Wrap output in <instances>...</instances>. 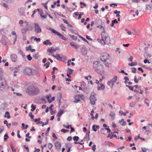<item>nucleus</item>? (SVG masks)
<instances>
[{
	"label": "nucleus",
	"instance_id": "nucleus-1",
	"mask_svg": "<svg viewBox=\"0 0 152 152\" xmlns=\"http://www.w3.org/2000/svg\"><path fill=\"white\" fill-rule=\"evenodd\" d=\"M100 59L104 62L105 65L107 67L110 66L112 63L111 57L106 53H103L102 54Z\"/></svg>",
	"mask_w": 152,
	"mask_h": 152
},
{
	"label": "nucleus",
	"instance_id": "nucleus-2",
	"mask_svg": "<svg viewBox=\"0 0 152 152\" xmlns=\"http://www.w3.org/2000/svg\"><path fill=\"white\" fill-rule=\"evenodd\" d=\"M94 67L96 72L101 75L103 74L104 72L103 66L99 62H95L94 63Z\"/></svg>",
	"mask_w": 152,
	"mask_h": 152
},
{
	"label": "nucleus",
	"instance_id": "nucleus-3",
	"mask_svg": "<svg viewBox=\"0 0 152 152\" xmlns=\"http://www.w3.org/2000/svg\"><path fill=\"white\" fill-rule=\"evenodd\" d=\"M105 34L101 33L102 39H98V41L102 45H108L110 42V38L108 36L104 35Z\"/></svg>",
	"mask_w": 152,
	"mask_h": 152
},
{
	"label": "nucleus",
	"instance_id": "nucleus-4",
	"mask_svg": "<svg viewBox=\"0 0 152 152\" xmlns=\"http://www.w3.org/2000/svg\"><path fill=\"white\" fill-rule=\"evenodd\" d=\"M28 92L32 94L37 95L39 92V89L34 86H32L29 87L28 89Z\"/></svg>",
	"mask_w": 152,
	"mask_h": 152
},
{
	"label": "nucleus",
	"instance_id": "nucleus-5",
	"mask_svg": "<svg viewBox=\"0 0 152 152\" xmlns=\"http://www.w3.org/2000/svg\"><path fill=\"white\" fill-rule=\"evenodd\" d=\"M117 80V77L115 76L110 81H108L107 83V84L111 88H112L115 83L116 82Z\"/></svg>",
	"mask_w": 152,
	"mask_h": 152
},
{
	"label": "nucleus",
	"instance_id": "nucleus-6",
	"mask_svg": "<svg viewBox=\"0 0 152 152\" xmlns=\"http://www.w3.org/2000/svg\"><path fill=\"white\" fill-rule=\"evenodd\" d=\"M96 94L94 92L91 93L90 97V99L91 103L93 105L95 104L96 101V98L95 97Z\"/></svg>",
	"mask_w": 152,
	"mask_h": 152
},
{
	"label": "nucleus",
	"instance_id": "nucleus-7",
	"mask_svg": "<svg viewBox=\"0 0 152 152\" xmlns=\"http://www.w3.org/2000/svg\"><path fill=\"white\" fill-rule=\"evenodd\" d=\"M32 69L29 68H26L24 69L25 73L27 75L31 76L33 75V74L32 72Z\"/></svg>",
	"mask_w": 152,
	"mask_h": 152
},
{
	"label": "nucleus",
	"instance_id": "nucleus-8",
	"mask_svg": "<svg viewBox=\"0 0 152 152\" xmlns=\"http://www.w3.org/2000/svg\"><path fill=\"white\" fill-rule=\"evenodd\" d=\"M34 31L36 33H39L41 32V29L38 24H35Z\"/></svg>",
	"mask_w": 152,
	"mask_h": 152
},
{
	"label": "nucleus",
	"instance_id": "nucleus-9",
	"mask_svg": "<svg viewBox=\"0 0 152 152\" xmlns=\"http://www.w3.org/2000/svg\"><path fill=\"white\" fill-rule=\"evenodd\" d=\"M97 23H95V24L97 26ZM96 27L98 28H99L100 29H102V32H101V33H103V34H105V26H103L102 25V24H101L100 25H97L96 26Z\"/></svg>",
	"mask_w": 152,
	"mask_h": 152
},
{
	"label": "nucleus",
	"instance_id": "nucleus-10",
	"mask_svg": "<svg viewBox=\"0 0 152 152\" xmlns=\"http://www.w3.org/2000/svg\"><path fill=\"white\" fill-rule=\"evenodd\" d=\"M56 50L53 47H51L48 48L47 50V52L50 53L51 54L54 53L56 52Z\"/></svg>",
	"mask_w": 152,
	"mask_h": 152
},
{
	"label": "nucleus",
	"instance_id": "nucleus-11",
	"mask_svg": "<svg viewBox=\"0 0 152 152\" xmlns=\"http://www.w3.org/2000/svg\"><path fill=\"white\" fill-rule=\"evenodd\" d=\"M105 88V86L103 84L100 83L99 85H98L97 90H104Z\"/></svg>",
	"mask_w": 152,
	"mask_h": 152
},
{
	"label": "nucleus",
	"instance_id": "nucleus-12",
	"mask_svg": "<svg viewBox=\"0 0 152 152\" xmlns=\"http://www.w3.org/2000/svg\"><path fill=\"white\" fill-rule=\"evenodd\" d=\"M11 58L13 62H15L17 60V57L16 55L14 54H12L11 55Z\"/></svg>",
	"mask_w": 152,
	"mask_h": 152
},
{
	"label": "nucleus",
	"instance_id": "nucleus-13",
	"mask_svg": "<svg viewBox=\"0 0 152 152\" xmlns=\"http://www.w3.org/2000/svg\"><path fill=\"white\" fill-rule=\"evenodd\" d=\"M75 100L74 101V102L77 103L80 101V95H77L75 97Z\"/></svg>",
	"mask_w": 152,
	"mask_h": 152
},
{
	"label": "nucleus",
	"instance_id": "nucleus-14",
	"mask_svg": "<svg viewBox=\"0 0 152 152\" xmlns=\"http://www.w3.org/2000/svg\"><path fill=\"white\" fill-rule=\"evenodd\" d=\"M43 44L45 45H50L52 44V43L50 42L49 40L47 39L46 41L43 42Z\"/></svg>",
	"mask_w": 152,
	"mask_h": 152
},
{
	"label": "nucleus",
	"instance_id": "nucleus-15",
	"mask_svg": "<svg viewBox=\"0 0 152 152\" xmlns=\"http://www.w3.org/2000/svg\"><path fill=\"white\" fill-rule=\"evenodd\" d=\"M55 146L56 147V148L58 149H59L60 148V147L61 146V145L60 143L58 142H56L55 143Z\"/></svg>",
	"mask_w": 152,
	"mask_h": 152
},
{
	"label": "nucleus",
	"instance_id": "nucleus-16",
	"mask_svg": "<svg viewBox=\"0 0 152 152\" xmlns=\"http://www.w3.org/2000/svg\"><path fill=\"white\" fill-rule=\"evenodd\" d=\"M115 113L113 112H111L110 114V116L111 117L112 120H113L115 118Z\"/></svg>",
	"mask_w": 152,
	"mask_h": 152
},
{
	"label": "nucleus",
	"instance_id": "nucleus-17",
	"mask_svg": "<svg viewBox=\"0 0 152 152\" xmlns=\"http://www.w3.org/2000/svg\"><path fill=\"white\" fill-rule=\"evenodd\" d=\"M51 55L52 56L57 60H59L61 59V58L60 56L58 54H56L55 56L54 55Z\"/></svg>",
	"mask_w": 152,
	"mask_h": 152
},
{
	"label": "nucleus",
	"instance_id": "nucleus-18",
	"mask_svg": "<svg viewBox=\"0 0 152 152\" xmlns=\"http://www.w3.org/2000/svg\"><path fill=\"white\" fill-rule=\"evenodd\" d=\"M146 8L148 10H152V5L151 4H147L146 6Z\"/></svg>",
	"mask_w": 152,
	"mask_h": 152
},
{
	"label": "nucleus",
	"instance_id": "nucleus-19",
	"mask_svg": "<svg viewBox=\"0 0 152 152\" xmlns=\"http://www.w3.org/2000/svg\"><path fill=\"white\" fill-rule=\"evenodd\" d=\"M150 129V127L149 126H146V127L144 126L142 128V129L144 131V130H146V132H150V131H149V130Z\"/></svg>",
	"mask_w": 152,
	"mask_h": 152
},
{
	"label": "nucleus",
	"instance_id": "nucleus-20",
	"mask_svg": "<svg viewBox=\"0 0 152 152\" xmlns=\"http://www.w3.org/2000/svg\"><path fill=\"white\" fill-rule=\"evenodd\" d=\"M39 14H40V16L41 17V18L42 19H43V18H47V15H42V14H43V12L42 11H40V12H39Z\"/></svg>",
	"mask_w": 152,
	"mask_h": 152
},
{
	"label": "nucleus",
	"instance_id": "nucleus-21",
	"mask_svg": "<svg viewBox=\"0 0 152 152\" xmlns=\"http://www.w3.org/2000/svg\"><path fill=\"white\" fill-rule=\"evenodd\" d=\"M118 23V22L117 21L116 19H115L114 20H112V23L110 24V26H113L114 25V24L115 23Z\"/></svg>",
	"mask_w": 152,
	"mask_h": 152
},
{
	"label": "nucleus",
	"instance_id": "nucleus-22",
	"mask_svg": "<svg viewBox=\"0 0 152 152\" xmlns=\"http://www.w3.org/2000/svg\"><path fill=\"white\" fill-rule=\"evenodd\" d=\"M51 96V94H49L48 95H47L46 96V98L47 99H48V102L50 103L52 102V101L50 100L49 99Z\"/></svg>",
	"mask_w": 152,
	"mask_h": 152
},
{
	"label": "nucleus",
	"instance_id": "nucleus-23",
	"mask_svg": "<svg viewBox=\"0 0 152 152\" xmlns=\"http://www.w3.org/2000/svg\"><path fill=\"white\" fill-rule=\"evenodd\" d=\"M70 44L71 46L74 47L75 49H76L78 47V46L75 44L74 42H71L70 43Z\"/></svg>",
	"mask_w": 152,
	"mask_h": 152
},
{
	"label": "nucleus",
	"instance_id": "nucleus-24",
	"mask_svg": "<svg viewBox=\"0 0 152 152\" xmlns=\"http://www.w3.org/2000/svg\"><path fill=\"white\" fill-rule=\"evenodd\" d=\"M4 117H7L8 118H10V113L8 112H6L5 113V115H4Z\"/></svg>",
	"mask_w": 152,
	"mask_h": 152
},
{
	"label": "nucleus",
	"instance_id": "nucleus-25",
	"mask_svg": "<svg viewBox=\"0 0 152 152\" xmlns=\"http://www.w3.org/2000/svg\"><path fill=\"white\" fill-rule=\"evenodd\" d=\"M60 26L62 30L65 31L66 30V28L64 26V25L62 24H61L60 25Z\"/></svg>",
	"mask_w": 152,
	"mask_h": 152
},
{
	"label": "nucleus",
	"instance_id": "nucleus-26",
	"mask_svg": "<svg viewBox=\"0 0 152 152\" xmlns=\"http://www.w3.org/2000/svg\"><path fill=\"white\" fill-rule=\"evenodd\" d=\"M136 104V102H131L130 103V107H134Z\"/></svg>",
	"mask_w": 152,
	"mask_h": 152
},
{
	"label": "nucleus",
	"instance_id": "nucleus-27",
	"mask_svg": "<svg viewBox=\"0 0 152 152\" xmlns=\"http://www.w3.org/2000/svg\"><path fill=\"white\" fill-rule=\"evenodd\" d=\"M4 124H6L8 128H9L10 126H11V123H9V124L8 123V122L7 120H5L4 121Z\"/></svg>",
	"mask_w": 152,
	"mask_h": 152
},
{
	"label": "nucleus",
	"instance_id": "nucleus-28",
	"mask_svg": "<svg viewBox=\"0 0 152 152\" xmlns=\"http://www.w3.org/2000/svg\"><path fill=\"white\" fill-rule=\"evenodd\" d=\"M137 62H133L132 63H129L128 65L129 66H136L137 65Z\"/></svg>",
	"mask_w": 152,
	"mask_h": 152
},
{
	"label": "nucleus",
	"instance_id": "nucleus-29",
	"mask_svg": "<svg viewBox=\"0 0 152 152\" xmlns=\"http://www.w3.org/2000/svg\"><path fill=\"white\" fill-rule=\"evenodd\" d=\"M68 70L67 71V73L69 74H71L72 73V72L73 71V69H70V68H68Z\"/></svg>",
	"mask_w": 152,
	"mask_h": 152
},
{
	"label": "nucleus",
	"instance_id": "nucleus-30",
	"mask_svg": "<svg viewBox=\"0 0 152 152\" xmlns=\"http://www.w3.org/2000/svg\"><path fill=\"white\" fill-rule=\"evenodd\" d=\"M79 139V137L78 136H74L73 138V140L75 141V142H77L78 140Z\"/></svg>",
	"mask_w": 152,
	"mask_h": 152
},
{
	"label": "nucleus",
	"instance_id": "nucleus-31",
	"mask_svg": "<svg viewBox=\"0 0 152 152\" xmlns=\"http://www.w3.org/2000/svg\"><path fill=\"white\" fill-rule=\"evenodd\" d=\"M4 141L5 142L7 141L9 138V136L7 134H5L4 136Z\"/></svg>",
	"mask_w": 152,
	"mask_h": 152
},
{
	"label": "nucleus",
	"instance_id": "nucleus-32",
	"mask_svg": "<svg viewBox=\"0 0 152 152\" xmlns=\"http://www.w3.org/2000/svg\"><path fill=\"white\" fill-rule=\"evenodd\" d=\"M53 145L51 143H49L48 145V147L49 149L51 150L53 147Z\"/></svg>",
	"mask_w": 152,
	"mask_h": 152
},
{
	"label": "nucleus",
	"instance_id": "nucleus-33",
	"mask_svg": "<svg viewBox=\"0 0 152 152\" xmlns=\"http://www.w3.org/2000/svg\"><path fill=\"white\" fill-rule=\"evenodd\" d=\"M140 134H139L138 136L137 137H135V138H134V139L135 140H137L138 138H139L140 139H141L142 140H145V139L144 138H142L141 137H140Z\"/></svg>",
	"mask_w": 152,
	"mask_h": 152
},
{
	"label": "nucleus",
	"instance_id": "nucleus-34",
	"mask_svg": "<svg viewBox=\"0 0 152 152\" xmlns=\"http://www.w3.org/2000/svg\"><path fill=\"white\" fill-rule=\"evenodd\" d=\"M63 113V111H62V110H61V111H59L58 113L57 116L59 117H60L62 115Z\"/></svg>",
	"mask_w": 152,
	"mask_h": 152
},
{
	"label": "nucleus",
	"instance_id": "nucleus-35",
	"mask_svg": "<svg viewBox=\"0 0 152 152\" xmlns=\"http://www.w3.org/2000/svg\"><path fill=\"white\" fill-rule=\"evenodd\" d=\"M8 3H12L14 2V0H4Z\"/></svg>",
	"mask_w": 152,
	"mask_h": 152
},
{
	"label": "nucleus",
	"instance_id": "nucleus-36",
	"mask_svg": "<svg viewBox=\"0 0 152 152\" xmlns=\"http://www.w3.org/2000/svg\"><path fill=\"white\" fill-rule=\"evenodd\" d=\"M126 87H128L130 90L131 91H133V88L132 86H130L129 85H126Z\"/></svg>",
	"mask_w": 152,
	"mask_h": 152
},
{
	"label": "nucleus",
	"instance_id": "nucleus-37",
	"mask_svg": "<svg viewBox=\"0 0 152 152\" xmlns=\"http://www.w3.org/2000/svg\"><path fill=\"white\" fill-rule=\"evenodd\" d=\"M50 64V63L49 62H47L44 65V66H45L46 68H48L49 66V65Z\"/></svg>",
	"mask_w": 152,
	"mask_h": 152
},
{
	"label": "nucleus",
	"instance_id": "nucleus-38",
	"mask_svg": "<svg viewBox=\"0 0 152 152\" xmlns=\"http://www.w3.org/2000/svg\"><path fill=\"white\" fill-rule=\"evenodd\" d=\"M29 115L31 119H34V116L32 114V113H30L29 114Z\"/></svg>",
	"mask_w": 152,
	"mask_h": 152
},
{
	"label": "nucleus",
	"instance_id": "nucleus-39",
	"mask_svg": "<svg viewBox=\"0 0 152 152\" xmlns=\"http://www.w3.org/2000/svg\"><path fill=\"white\" fill-rule=\"evenodd\" d=\"M61 39H63L64 40H67V39L66 38L64 37V35L62 34L61 35V36H60V37Z\"/></svg>",
	"mask_w": 152,
	"mask_h": 152
},
{
	"label": "nucleus",
	"instance_id": "nucleus-40",
	"mask_svg": "<svg viewBox=\"0 0 152 152\" xmlns=\"http://www.w3.org/2000/svg\"><path fill=\"white\" fill-rule=\"evenodd\" d=\"M94 110H92L91 111V115L92 116L91 118L92 119H94V116L93 113H94Z\"/></svg>",
	"mask_w": 152,
	"mask_h": 152
},
{
	"label": "nucleus",
	"instance_id": "nucleus-41",
	"mask_svg": "<svg viewBox=\"0 0 152 152\" xmlns=\"http://www.w3.org/2000/svg\"><path fill=\"white\" fill-rule=\"evenodd\" d=\"M4 129V127L2 126H0V133L2 132Z\"/></svg>",
	"mask_w": 152,
	"mask_h": 152
},
{
	"label": "nucleus",
	"instance_id": "nucleus-42",
	"mask_svg": "<svg viewBox=\"0 0 152 152\" xmlns=\"http://www.w3.org/2000/svg\"><path fill=\"white\" fill-rule=\"evenodd\" d=\"M31 48V45H29L28 47L26 48V50L27 51L30 50Z\"/></svg>",
	"mask_w": 152,
	"mask_h": 152
},
{
	"label": "nucleus",
	"instance_id": "nucleus-43",
	"mask_svg": "<svg viewBox=\"0 0 152 152\" xmlns=\"http://www.w3.org/2000/svg\"><path fill=\"white\" fill-rule=\"evenodd\" d=\"M27 58L29 61H31L32 60V58L30 55H28L27 56Z\"/></svg>",
	"mask_w": 152,
	"mask_h": 152
},
{
	"label": "nucleus",
	"instance_id": "nucleus-44",
	"mask_svg": "<svg viewBox=\"0 0 152 152\" xmlns=\"http://www.w3.org/2000/svg\"><path fill=\"white\" fill-rule=\"evenodd\" d=\"M96 145H93L92 147V149L94 151H95L96 149Z\"/></svg>",
	"mask_w": 152,
	"mask_h": 152
},
{
	"label": "nucleus",
	"instance_id": "nucleus-45",
	"mask_svg": "<svg viewBox=\"0 0 152 152\" xmlns=\"http://www.w3.org/2000/svg\"><path fill=\"white\" fill-rule=\"evenodd\" d=\"M127 32V33L129 35H131V32L129 30L127 29H126L125 30Z\"/></svg>",
	"mask_w": 152,
	"mask_h": 152
},
{
	"label": "nucleus",
	"instance_id": "nucleus-46",
	"mask_svg": "<svg viewBox=\"0 0 152 152\" xmlns=\"http://www.w3.org/2000/svg\"><path fill=\"white\" fill-rule=\"evenodd\" d=\"M113 134H109L107 136V137H110V139H112L113 137Z\"/></svg>",
	"mask_w": 152,
	"mask_h": 152
},
{
	"label": "nucleus",
	"instance_id": "nucleus-47",
	"mask_svg": "<svg viewBox=\"0 0 152 152\" xmlns=\"http://www.w3.org/2000/svg\"><path fill=\"white\" fill-rule=\"evenodd\" d=\"M119 123L122 126L124 125V119H122L121 120L119 121Z\"/></svg>",
	"mask_w": 152,
	"mask_h": 152
},
{
	"label": "nucleus",
	"instance_id": "nucleus-48",
	"mask_svg": "<svg viewBox=\"0 0 152 152\" xmlns=\"http://www.w3.org/2000/svg\"><path fill=\"white\" fill-rule=\"evenodd\" d=\"M132 69V72L133 73H135L136 72V71L137 70L135 68L133 67Z\"/></svg>",
	"mask_w": 152,
	"mask_h": 152
},
{
	"label": "nucleus",
	"instance_id": "nucleus-49",
	"mask_svg": "<svg viewBox=\"0 0 152 152\" xmlns=\"http://www.w3.org/2000/svg\"><path fill=\"white\" fill-rule=\"evenodd\" d=\"M92 130H93L95 132H96L97 131V129L95 127V126L93 125L92 127Z\"/></svg>",
	"mask_w": 152,
	"mask_h": 152
},
{
	"label": "nucleus",
	"instance_id": "nucleus-50",
	"mask_svg": "<svg viewBox=\"0 0 152 152\" xmlns=\"http://www.w3.org/2000/svg\"><path fill=\"white\" fill-rule=\"evenodd\" d=\"M140 99V98L138 96H136L135 99V101L134 102H135L136 103L138 102Z\"/></svg>",
	"mask_w": 152,
	"mask_h": 152
},
{
	"label": "nucleus",
	"instance_id": "nucleus-51",
	"mask_svg": "<svg viewBox=\"0 0 152 152\" xmlns=\"http://www.w3.org/2000/svg\"><path fill=\"white\" fill-rule=\"evenodd\" d=\"M133 56H131L128 59V60L130 62H132L133 59Z\"/></svg>",
	"mask_w": 152,
	"mask_h": 152
},
{
	"label": "nucleus",
	"instance_id": "nucleus-52",
	"mask_svg": "<svg viewBox=\"0 0 152 152\" xmlns=\"http://www.w3.org/2000/svg\"><path fill=\"white\" fill-rule=\"evenodd\" d=\"M131 1L134 3H138L140 2V0H131Z\"/></svg>",
	"mask_w": 152,
	"mask_h": 152
},
{
	"label": "nucleus",
	"instance_id": "nucleus-53",
	"mask_svg": "<svg viewBox=\"0 0 152 152\" xmlns=\"http://www.w3.org/2000/svg\"><path fill=\"white\" fill-rule=\"evenodd\" d=\"M28 30V29H25L24 28L22 30V34H25L26 30Z\"/></svg>",
	"mask_w": 152,
	"mask_h": 152
},
{
	"label": "nucleus",
	"instance_id": "nucleus-54",
	"mask_svg": "<svg viewBox=\"0 0 152 152\" xmlns=\"http://www.w3.org/2000/svg\"><path fill=\"white\" fill-rule=\"evenodd\" d=\"M3 6L6 8H8V9L9 8V7H8L7 4L6 3H3Z\"/></svg>",
	"mask_w": 152,
	"mask_h": 152
},
{
	"label": "nucleus",
	"instance_id": "nucleus-55",
	"mask_svg": "<svg viewBox=\"0 0 152 152\" xmlns=\"http://www.w3.org/2000/svg\"><path fill=\"white\" fill-rule=\"evenodd\" d=\"M37 11H38L39 12V9H36V10H35L33 12V14H35V13L37 12Z\"/></svg>",
	"mask_w": 152,
	"mask_h": 152
},
{
	"label": "nucleus",
	"instance_id": "nucleus-56",
	"mask_svg": "<svg viewBox=\"0 0 152 152\" xmlns=\"http://www.w3.org/2000/svg\"><path fill=\"white\" fill-rule=\"evenodd\" d=\"M67 140L68 141H70L72 140V137L71 136H69V137H68L67 139Z\"/></svg>",
	"mask_w": 152,
	"mask_h": 152
},
{
	"label": "nucleus",
	"instance_id": "nucleus-57",
	"mask_svg": "<svg viewBox=\"0 0 152 152\" xmlns=\"http://www.w3.org/2000/svg\"><path fill=\"white\" fill-rule=\"evenodd\" d=\"M119 48H117L116 49V52L117 53H120V52L119 51Z\"/></svg>",
	"mask_w": 152,
	"mask_h": 152
},
{
	"label": "nucleus",
	"instance_id": "nucleus-58",
	"mask_svg": "<svg viewBox=\"0 0 152 152\" xmlns=\"http://www.w3.org/2000/svg\"><path fill=\"white\" fill-rule=\"evenodd\" d=\"M134 81L136 83H137L138 82V81L137 80L138 79H137L136 76H135L134 77Z\"/></svg>",
	"mask_w": 152,
	"mask_h": 152
},
{
	"label": "nucleus",
	"instance_id": "nucleus-59",
	"mask_svg": "<svg viewBox=\"0 0 152 152\" xmlns=\"http://www.w3.org/2000/svg\"><path fill=\"white\" fill-rule=\"evenodd\" d=\"M25 148L27 150L28 152H29V148L28 147H27L26 145L24 146Z\"/></svg>",
	"mask_w": 152,
	"mask_h": 152
},
{
	"label": "nucleus",
	"instance_id": "nucleus-60",
	"mask_svg": "<svg viewBox=\"0 0 152 152\" xmlns=\"http://www.w3.org/2000/svg\"><path fill=\"white\" fill-rule=\"evenodd\" d=\"M50 30L52 32L55 33V34H56L57 32V31L53 29H51Z\"/></svg>",
	"mask_w": 152,
	"mask_h": 152
},
{
	"label": "nucleus",
	"instance_id": "nucleus-61",
	"mask_svg": "<svg viewBox=\"0 0 152 152\" xmlns=\"http://www.w3.org/2000/svg\"><path fill=\"white\" fill-rule=\"evenodd\" d=\"M142 151L143 152H145L146 151V149L145 148H142Z\"/></svg>",
	"mask_w": 152,
	"mask_h": 152
},
{
	"label": "nucleus",
	"instance_id": "nucleus-62",
	"mask_svg": "<svg viewBox=\"0 0 152 152\" xmlns=\"http://www.w3.org/2000/svg\"><path fill=\"white\" fill-rule=\"evenodd\" d=\"M31 107L32 108H33L35 110L36 108V106L34 105L33 104H32L31 105Z\"/></svg>",
	"mask_w": 152,
	"mask_h": 152
},
{
	"label": "nucleus",
	"instance_id": "nucleus-63",
	"mask_svg": "<svg viewBox=\"0 0 152 152\" xmlns=\"http://www.w3.org/2000/svg\"><path fill=\"white\" fill-rule=\"evenodd\" d=\"M11 148L12 150V152H15L16 150L14 149V147L13 146H12Z\"/></svg>",
	"mask_w": 152,
	"mask_h": 152
},
{
	"label": "nucleus",
	"instance_id": "nucleus-64",
	"mask_svg": "<svg viewBox=\"0 0 152 152\" xmlns=\"http://www.w3.org/2000/svg\"><path fill=\"white\" fill-rule=\"evenodd\" d=\"M35 150L34 151V152H39L40 151V150L39 149H36L35 148Z\"/></svg>",
	"mask_w": 152,
	"mask_h": 152
}]
</instances>
